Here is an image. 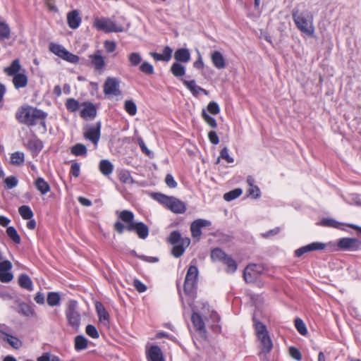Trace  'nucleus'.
Returning <instances> with one entry per match:
<instances>
[{"mask_svg": "<svg viewBox=\"0 0 361 361\" xmlns=\"http://www.w3.org/2000/svg\"><path fill=\"white\" fill-rule=\"evenodd\" d=\"M292 16L297 28L301 32L309 37L314 36L315 28L312 14L308 11L300 12L298 9H293Z\"/></svg>", "mask_w": 361, "mask_h": 361, "instance_id": "obj_1", "label": "nucleus"}, {"mask_svg": "<svg viewBox=\"0 0 361 361\" xmlns=\"http://www.w3.org/2000/svg\"><path fill=\"white\" fill-rule=\"evenodd\" d=\"M47 114L37 108L30 106L22 107L16 113L19 122L27 126H34L40 121H44Z\"/></svg>", "mask_w": 361, "mask_h": 361, "instance_id": "obj_2", "label": "nucleus"}, {"mask_svg": "<svg viewBox=\"0 0 361 361\" xmlns=\"http://www.w3.org/2000/svg\"><path fill=\"white\" fill-rule=\"evenodd\" d=\"M68 325L75 331H78L80 326L81 315L79 312L78 302L71 300L68 302L65 311Z\"/></svg>", "mask_w": 361, "mask_h": 361, "instance_id": "obj_3", "label": "nucleus"}, {"mask_svg": "<svg viewBox=\"0 0 361 361\" xmlns=\"http://www.w3.org/2000/svg\"><path fill=\"white\" fill-rule=\"evenodd\" d=\"M255 331L260 343L261 353H269L273 347L272 341L269 336L265 325L258 322L255 324Z\"/></svg>", "mask_w": 361, "mask_h": 361, "instance_id": "obj_4", "label": "nucleus"}, {"mask_svg": "<svg viewBox=\"0 0 361 361\" xmlns=\"http://www.w3.org/2000/svg\"><path fill=\"white\" fill-rule=\"evenodd\" d=\"M93 26L98 30L104 32H121L124 31L123 27L116 24L111 18L104 17L94 18Z\"/></svg>", "mask_w": 361, "mask_h": 361, "instance_id": "obj_5", "label": "nucleus"}, {"mask_svg": "<svg viewBox=\"0 0 361 361\" xmlns=\"http://www.w3.org/2000/svg\"><path fill=\"white\" fill-rule=\"evenodd\" d=\"M198 269L195 266H190L188 269L185 282L184 292L186 295L193 296L197 289V278Z\"/></svg>", "mask_w": 361, "mask_h": 361, "instance_id": "obj_6", "label": "nucleus"}, {"mask_svg": "<svg viewBox=\"0 0 361 361\" xmlns=\"http://www.w3.org/2000/svg\"><path fill=\"white\" fill-rule=\"evenodd\" d=\"M262 271V267L256 264H249L243 272V278L247 283L254 282Z\"/></svg>", "mask_w": 361, "mask_h": 361, "instance_id": "obj_7", "label": "nucleus"}, {"mask_svg": "<svg viewBox=\"0 0 361 361\" xmlns=\"http://www.w3.org/2000/svg\"><path fill=\"white\" fill-rule=\"evenodd\" d=\"M337 245L342 250L355 251L360 248L361 242L357 238H343L338 240Z\"/></svg>", "mask_w": 361, "mask_h": 361, "instance_id": "obj_8", "label": "nucleus"}, {"mask_svg": "<svg viewBox=\"0 0 361 361\" xmlns=\"http://www.w3.org/2000/svg\"><path fill=\"white\" fill-rule=\"evenodd\" d=\"M104 92L107 95H120L119 80L115 78H108L104 85Z\"/></svg>", "mask_w": 361, "mask_h": 361, "instance_id": "obj_9", "label": "nucleus"}, {"mask_svg": "<svg viewBox=\"0 0 361 361\" xmlns=\"http://www.w3.org/2000/svg\"><path fill=\"white\" fill-rule=\"evenodd\" d=\"M10 329L5 324H0V334L4 335V341H6L9 345L15 349H19L22 346V341L17 337L12 336L7 333L6 331H8Z\"/></svg>", "mask_w": 361, "mask_h": 361, "instance_id": "obj_10", "label": "nucleus"}, {"mask_svg": "<svg viewBox=\"0 0 361 361\" xmlns=\"http://www.w3.org/2000/svg\"><path fill=\"white\" fill-rule=\"evenodd\" d=\"M101 123L97 122L95 126L87 128L84 133V137L90 140L94 145H97L100 137Z\"/></svg>", "mask_w": 361, "mask_h": 361, "instance_id": "obj_11", "label": "nucleus"}, {"mask_svg": "<svg viewBox=\"0 0 361 361\" xmlns=\"http://www.w3.org/2000/svg\"><path fill=\"white\" fill-rule=\"evenodd\" d=\"M211 226V222L206 219H198L192 222L190 225L191 235L194 238L200 239L202 231L201 228L203 227H209Z\"/></svg>", "mask_w": 361, "mask_h": 361, "instance_id": "obj_12", "label": "nucleus"}, {"mask_svg": "<svg viewBox=\"0 0 361 361\" xmlns=\"http://www.w3.org/2000/svg\"><path fill=\"white\" fill-rule=\"evenodd\" d=\"M126 229L129 231H135L137 235L141 239H145L149 234L148 227L142 222L128 225L126 226Z\"/></svg>", "mask_w": 361, "mask_h": 361, "instance_id": "obj_13", "label": "nucleus"}, {"mask_svg": "<svg viewBox=\"0 0 361 361\" xmlns=\"http://www.w3.org/2000/svg\"><path fill=\"white\" fill-rule=\"evenodd\" d=\"M167 208L176 214H183L186 211L185 204L174 197H171Z\"/></svg>", "mask_w": 361, "mask_h": 361, "instance_id": "obj_14", "label": "nucleus"}, {"mask_svg": "<svg viewBox=\"0 0 361 361\" xmlns=\"http://www.w3.org/2000/svg\"><path fill=\"white\" fill-rule=\"evenodd\" d=\"M95 309L99 317V321L104 325L107 326L109 323V314L103 304L100 302H96Z\"/></svg>", "mask_w": 361, "mask_h": 361, "instance_id": "obj_15", "label": "nucleus"}, {"mask_svg": "<svg viewBox=\"0 0 361 361\" xmlns=\"http://www.w3.org/2000/svg\"><path fill=\"white\" fill-rule=\"evenodd\" d=\"M147 357L149 361H164L162 352L157 345L150 347L147 352Z\"/></svg>", "mask_w": 361, "mask_h": 361, "instance_id": "obj_16", "label": "nucleus"}, {"mask_svg": "<svg viewBox=\"0 0 361 361\" xmlns=\"http://www.w3.org/2000/svg\"><path fill=\"white\" fill-rule=\"evenodd\" d=\"M89 58L91 61V63L96 70L99 71L104 68L105 61L100 51H95L93 54L90 55Z\"/></svg>", "mask_w": 361, "mask_h": 361, "instance_id": "obj_17", "label": "nucleus"}, {"mask_svg": "<svg viewBox=\"0 0 361 361\" xmlns=\"http://www.w3.org/2000/svg\"><path fill=\"white\" fill-rule=\"evenodd\" d=\"M190 240L189 238H184L181 240V243L173 247L171 253L175 257H179L183 255L185 249L189 246Z\"/></svg>", "mask_w": 361, "mask_h": 361, "instance_id": "obj_18", "label": "nucleus"}, {"mask_svg": "<svg viewBox=\"0 0 361 361\" xmlns=\"http://www.w3.org/2000/svg\"><path fill=\"white\" fill-rule=\"evenodd\" d=\"M182 82L184 84V85L192 92V94L197 97L200 94V92H202L204 94H207L208 92L206 90L200 87V86H197L196 85V82L195 80H186L184 79H182Z\"/></svg>", "mask_w": 361, "mask_h": 361, "instance_id": "obj_19", "label": "nucleus"}, {"mask_svg": "<svg viewBox=\"0 0 361 361\" xmlns=\"http://www.w3.org/2000/svg\"><path fill=\"white\" fill-rule=\"evenodd\" d=\"M67 22L68 26L72 29L78 28L81 23V18L78 11L74 10L69 12L67 15Z\"/></svg>", "mask_w": 361, "mask_h": 361, "instance_id": "obj_20", "label": "nucleus"}, {"mask_svg": "<svg viewBox=\"0 0 361 361\" xmlns=\"http://www.w3.org/2000/svg\"><path fill=\"white\" fill-rule=\"evenodd\" d=\"M213 65L217 69H223L226 67V61L223 54L219 51H214L211 54Z\"/></svg>", "mask_w": 361, "mask_h": 361, "instance_id": "obj_21", "label": "nucleus"}, {"mask_svg": "<svg viewBox=\"0 0 361 361\" xmlns=\"http://www.w3.org/2000/svg\"><path fill=\"white\" fill-rule=\"evenodd\" d=\"M97 115V109L92 103H85L84 109L80 112L81 117L87 118H94Z\"/></svg>", "mask_w": 361, "mask_h": 361, "instance_id": "obj_22", "label": "nucleus"}, {"mask_svg": "<svg viewBox=\"0 0 361 361\" xmlns=\"http://www.w3.org/2000/svg\"><path fill=\"white\" fill-rule=\"evenodd\" d=\"M191 321L195 329L200 332L204 333L205 326L202 317L197 312H193L191 317Z\"/></svg>", "mask_w": 361, "mask_h": 361, "instance_id": "obj_23", "label": "nucleus"}, {"mask_svg": "<svg viewBox=\"0 0 361 361\" xmlns=\"http://www.w3.org/2000/svg\"><path fill=\"white\" fill-rule=\"evenodd\" d=\"M35 185L41 195H46L51 190L49 184L41 177L35 180Z\"/></svg>", "mask_w": 361, "mask_h": 361, "instance_id": "obj_24", "label": "nucleus"}, {"mask_svg": "<svg viewBox=\"0 0 361 361\" xmlns=\"http://www.w3.org/2000/svg\"><path fill=\"white\" fill-rule=\"evenodd\" d=\"M21 66L20 64L19 59H15L12 61L11 64L4 68V71L9 76H13L16 74L20 73L19 71H20Z\"/></svg>", "mask_w": 361, "mask_h": 361, "instance_id": "obj_25", "label": "nucleus"}, {"mask_svg": "<svg viewBox=\"0 0 361 361\" xmlns=\"http://www.w3.org/2000/svg\"><path fill=\"white\" fill-rule=\"evenodd\" d=\"M174 58L178 61L187 63L190 59V54L187 49H178L175 51Z\"/></svg>", "mask_w": 361, "mask_h": 361, "instance_id": "obj_26", "label": "nucleus"}, {"mask_svg": "<svg viewBox=\"0 0 361 361\" xmlns=\"http://www.w3.org/2000/svg\"><path fill=\"white\" fill-rule=\"evenodd\" d=\"M116 214L118 215V218L126 223L128 225L134 224V214L132 212L129 210H123L121 212H116Z\"/></svg>", "mask_w": 361, "mask_h": 361, "instance_id": "obj_27", "label": "nucleus"}, {"mask_svg": "<svg viewBox=\"0 0 361 361\" xmlns=\"http://www.w3.org/2000/svg\"><path fill=\"white\" fill-rule=\"evenodd\" d=\"M13 83L16 89L24 87L27 84V78L24 73L13 75Z\"/></svg>", "mask_w": 361, "mask_h": 361, "instance_id": "obj_28", "label": "nucleus"}, {"mask_svg": "<svg viewBox=\"0 0 361 361\" xmlns=\"http://www.w3.org/2000/svg\"><path fill=\"white\" fill-rule=\"evenodd\" d=\"M18 283L23 288L32 290L33 285L30 278L26 274H21L18 278Z\"/></svg>", "mask_w": 361, "mask_h": 361, "instance_id": "obj_29", "label": "nucleus"}, {"mask_svg": "<svg viewBox=\"0 0 361 361\" xmlns=\"http://www.w3.org/2000/svg\"><path fill=\"white\" fill-rule=\"evenodd\" d=\"M114 169L113 164L106 159L102 160L99 163V170L104 176L110 175Z\"/></svg>", "mask_w": 361, "mask_h": 361, "instance_id": "obj_30", "label": "nucleus"}, {"mask_svg": "<svg viewBox=\"0 0 361 361\" xmlns=\"http://www.w3.org/2000/svg\"><path fill=\"white\" fill-rule=\"evenodd\" d=\"M49 50L61 59L63 57V55L66 51V49L62 45L54 42H51L49 44Z\"/></svg>", "mask_w": 361, "mask_h": 361, "instance_id": "obj_31", "label": "nucleus"}, {"mask_svg": "<svg viewBox=\"0 0 361 361\" xmlns=\"http://www.w3.org/2000/svg\"><path fill=\"white\" fill-rule=\"evenodd\" d=\"M25 161V154L22 152H16L11 155V163L13 165L20 166Z\"/></svg>", "mask_w": 361, "mask_h": 361, "instance_id": "obj_32", "label": "nucleus"}, {"mask_svg": "<svg viewBox=\"0 0 361 361\" xmlns=\"http://www.w3.org/2000/svg\"><path fill=\"white\" fill-rule=\"evenodd\" d=\"M228 255L220 248H214L211 252V258L213 261H223Z\"/></svg>", "mask_w": 361, "mask_h": 361, "instance_id": "obj_33", "label": "nucleus"}, {"mask_svg": "<svg viewBox=\"0 0 361 361\" xmlns=\"http://www.w3.org/2000/svg\"><path fill=\"white\" fill-rule=\"evenodd\" d=\"M223 263L226 265V272L227 273H234L238 267L236 262L230 256H227L226 259L223 261Z\"/></svg>", "mask_w": 361, "mask_h": 361, "instance_id": "obj_34", "label": "nucleus"}, {"mask_svg": "<svg viewBox=\"0 0 361 361\" xmlns=\"http://www.w3.org/2000/svg\"><path fill=\"white\" fill-rule=\"evenodd\" d=\"M71 152L75 156H85L87 148L85 145L78 143L71 147Z\"/></svg>", "mask_w": 361, "mask_h": 361, "instance_id": "obj_35", "label": "nucleus"}, {"mask_svg": "<svg viewBox=\"0 0 361 361\" xmlns=\"http://www.w3.org/2000/svg\"><path fill=\"white\" fill-rule=\"evenodd\" d=\"M171 71L175 77L179 78L183 76L185 73V68L178 63H174L171 66Z\"/></svg>", "mask_w": 361, "mask_h": 361, "instance_id": "obj_36", "label": "nucleus"}, {"mask_svg": "<svg viewBox=\"0 0 361 361\" xmlns=\"http://www.w3.org/2000/svg\"><path fill=\"white\" fill-rule=\"evenodd\" d=\"M87 347V340L83 336H77L75 338V348L80 351Z\"/></svg>", "mask_w": 361, "mask_h": 361, "instance_id": "obj_37", "label": "nucleus"}, {"mask_svg": "<svg viewBox=\"0 0 361 361\" xmlns=\"http://www.w3.org/2000/svg\"><path fill=\"white\" fill-rule=\"evenodd\" d=\"M18 212L23 219L28 220L33 216V212L29 206L23 205L18 208Z\"/></svg>", "mask_w": 361, "mask_h": 361, "instance_id": "obj_38", "label": "nucleus"}, {"mask_svg": "<svg viewBox=\"0 0 361 361\" xmlns=\"http://www.w3.org/2000/svg\"><path fill=\"white\" fill-rule=\"evenodd\" d=\"M7 235L16 244H20L21 239L16 229L13 226H9L6 229Z\"/></svg>", "mask_w": 361, "mask_h": 361, "instance_id": "obj_39", "label": "nucleus"}, {"mask_svg": "<svg viewBox=\"0 0 361 361\" xmlns=\"http://www.w3.org/2000/svg\"><path fill=\"white\" fill-rule=\"evenodd\" d=\"M128 61L130 66L135 67L142 61V56L137 52H132L128 55Z\"/></svg>", "mask_w": 361, "mask_h": 361, "instance_id": "obj_40", "label": "nucleus"}, {"mask_svg": "<svg viewBox=\"0 0 361 361\" xmlns=\"http://www.w3.org/2000/svg\"><path fill=\"white\" fill-rule=\"evenodd\" d=\"M242 192L243 190L240 188H235L233 190L226 192L224 195V199L228 202L232 201L241 195Z\"/></svg>", "mask_w": 361, "mask_h": 361, "instance_id": "obj_41", "label": "nucleus"}, {"mask_svg": "<svg viewBox=\"0 0 361 361\" xmlns=\"http://www.w3.org/2000/svg\"><path fill=\"white\" fill-rule=\"evenodd\" d=\"M28 148L32 152H39L42 147V142L38 139L30 140L27 142Z\"/></svg>", "mask_w": 361, "mask_h": 361, "instance_id": "obj_42", "label": "nucleus"}, {"mask_svg": "<svg viewBox=\"0 0 361 361\" xmlns=\"http://www.w3.org/2000/svg\"><path fill=\"white\" fill-rule=\"evenodd\" d=\"M118 178L121 182L126 184H132L133 179L128 171L122 170L118 173Z\"/></svg>", "mask_w": 361, "mask_h": 361, "instance_id": "obj_43", "label": "nucleus"}, {"mask_svg": "<svg viewBox=\"0 0 361 361\" xmlns=\"http://www.w3.org/2000/svg\"><path fill=\"white\" fill-rule=\"evenodd\" d=\"M124 109L130 116H135L137 114V106L133 100H126L124 103Z\"/></svg>", "mask_w": 361, "mask_h": 361, "instance_id": "obj_44", "label": "nucleus"}, {"mask_svg": "<svg viewBox=\"0 0 361 361\" xmlns=\"http://www.w3.org/2000/svg\"><path fill=\"white\" fill-rule=\"evenodd\" d=\"M10 27L6 22L0 21V38L8 39L10 37Z\"/></svg>", "mask_w": 361, "mask_h": 361, "instance_id": "obj_45", "label": "nucleus"}, {"mask_svg": "<svg viewBox=\"0 0 361 361\" xmlns=\"http://www.w3.org/2000/svg\"><path fill=\"white\" fill-rule=\"evenodd\" d=\"M60 295L57 293L51 292L48 294L47 303L50 306L58 305L60 302Z\"/></svg>", "mask_w": 361, "mask_h": 361, "instance_id": "obj_46", "label": "nucleus"}, {"mask_svg": "<svg viewBox=\"0 0 361 361\" xmlns=\"http://www.w3.org/2000/svg\"><path fill=\"white\" fill-rule=\"evenodd\" d=\"M183 238H181V235L178 231H174L170 233L168 238V242L171 245H176L177 243H181V240Z\"/></svg>", "mask_w": 361, "mask_h": 361, "instance_id": "obj_47", "label": "nucleus"}, {"mask_svg": "<svg viewBox=\"0 0 361 361\" xmlns=\"http://www.w3.org/2000/svg\"><path fill=\"white\" fill-rule=\"evenodd\" d=\"M19 312L25 316L31 317L34 314L33 310L26 303H20L19 305Z\"/></svg>", "mask_w": 361, "mask_h": 361, "instance_id": "obj_48", "label": "nucleus"}, {"mask_svg": "<svg viewBox=\"0 0 361 361\" xmlns=\"http://www.w3.org/2000/svg\"><path fill=\"white\" fill-rule=\"evenodd\" d=\"M295 328L298 330V331L301 335L305 336L307 334V330L306 326L301 319H300V318L295 319Z\"/></svg>", "mask_w": 361, "mask_h": 361, "instance_id": "obj_49", "label": "nucleus"}, {"mask_svg": "<svg viewBox=\"0 0 361 361\" xmlns=\"http://www.w3.org/2000/svg\"><path fill=\"white\" fill-rule=\"evenodd\" d=\"M66 106L71 112H75L79 108V102L73 98H69L66 100Z\"/></svg>", "mask_w": 361, "mask_h": 361, "instance_id": "obj_50", "label": "nucleus"}, {"mask_svg": "<svg viewBox=\"0 0 361 361\" xmlns=\"http://www.w3.org/2000/svg\"><path fill=\"white\" fill-rule=\"evenodd\" d=\"M202 116L204 118V121L212 128H215L217 126L216 121L214 118L212 117L208 114V113L203 109L202 112Z\"/></svg>", "mask_w": 361, "mask_h": 361, "instance_id": "obj_51", "label": "nucleus"}, {"mask_svg": "<svg viewBox=\"0 0 361 361\" xmlns=\"http://www.w3.org/2000/svg\"><path fill=\"white\" fill-rule=\"evenodd\" d=\"M140 70L143 73L147 75H152L154 73V67L147 61H144L140 66Z\"/></svg>", "mask_w": 361, "mask_h": 361, "instance_id": "obj_52", "label": "nucleus"}, {"mask_svg": "<svg viewBox=\"0 0 361 361\" xmlns=\"http://www.w3.org/2000/svg\"><path fill=\"white\" fill-rule=\"evenodd\" d=\"M62 59L75 64L78 63L80 60L79 57L77 55H75L69 52L68 50H66V53L63 55V57H62Z\"/></svg>", "mask_w": 361, "mask_h": 361, "instance_id": "obj_53", "label": "nucleus"}, {"mask_svg": "<svg viewBox=\"0 0 361 361\" xmlns=\"http://www.w3.org/2000/svg\"><path fill=\"white\" fill-rule=\"evenodd\" d=\"M86 334L92 338H99V333L94 326L88 324L85 329Z\"/></svg>", "mask_w": 361, "mask_h": 361, "instance_id": "obj_54", "label": "nucleus"}, {"mask_svg": "<svg viewBox=\"0 0 361 361\" xmlns=\"http://www.w3.org/2000/svg\"><path fill=\"white\" fill-rule=\"evenodd\" d=\"M320 224L324 226L333 228H338L341 225L339 222L332 219H324L321 221Z\"/></svg>", "mask_w": 361, "mask_h": 361, "instance_id": "obj_55", "label": "nucleus"}, {"mask_svg": "<svg viewBox=\"0 0 361 361\" xmlns=\"http://www.w3.org/2000/svg\"><path fill=\"white\" fill-rule=\"evenodd\" d=\"M220 157L224 159L227 163L231 164L234 161L233 157L228 154V149L226 147H224L220 152Z\"/></svg>", "mask_w": 361, "mask_h": 361, "instance_id": "obj_56", "label": "nucleus"}, {"mask_svg": "<svg viewBox=\"0 0 361 361\" xmlns=\"http://www.w3.org/2000/svg\"><path fill=\"white\" fill-rule=\"evenodd\" d=\"M310 252L324 250L326 245L323 243L314 242L307 245Z\"/></svg>", "mask_w": 361, "mask_h": 361, "instance_id": "obj_57", "label": "nucleus"}, {"mask_svg": "<svg viewBox=\"0 0 361 361\" xmlns=\"http://www.w3.org/2000/svg\"><path fill=\"white\" fill-rule=\"evenodd\" d=\"M4 183L7 188L11 189L18 185V180L15 176H8L5 179Z\"/></svg>", "mask_w": 361, "mask_h": 361, "instance_id": "obj_58", "label": "nucleus"}, {"mask_svg": "<svg viewBox=\"0 0 361 361\" xmlns=\"http://www.w3.org/2000/svg\"><path fill=\"white\" fill-rule=\"evenodd\" d=\"M207 111L212 114H218L220 111L218 104L215 102H211L207 105Z\"/></svg>", "mask_w": 361, "mask_h": 361, "instance_id": "obj_59", "label": "nucleus"}, {"mask_svg": "<svg viewBox=\"0 0 361 361\" xmlns=\"http://www.w3.org/2000/svg\"><path fill=\"white\" fill-rule=\"evenodd\" d=\"M13 276L9 271L0 272V281L3 283H8L12 281Z\"/></svg>", "mask_w": 361, "mask_h": 361, "instance_id": "obj_60", "label": "nucleus"}, {"mask_svg": "<svg viewBox=\"0 0 361 361\" xmlns=\"http://www.w3.org/2000/svg\"><path fill=\"white\" fill-rule=\"evenodd\" d=\"M289 353H290V355L293 359L296 360L297 361L301 360L302 355H301L300 350L298 348H296L295 347H290L289 348Z\"/></svg>", "mask_w": 361, "mask_h": 361, "instance_id": "obj_61", "label": "nucleus"}, {"mask_svg": "<svg viewBox=\"0 0 361 361\" xmlns=\"http://www.w3.org/2000/svg\"><path fill=\"white\" fill-rule=\"evenodd\" d=\"M248 194L252 197L257 198L260 196V190L255 185H254L253 186H250L248 189Z\"/></svg>", "mask_w": 361, "mask_h": 361, "instance_id": "obj_62", "label": "nucleus"}, {"mask_svg": "<svg viewBox=\"0 0 361 361\" xmlns=\"http://www.w3.org/2000/svg\"><path fill=\"white\" fill-rule=\"evenodd\" d=\"M133 286L140 293H143L147 290L146 286L138 279L133 281Z\"/></svg>", "mask_w": 361, "mask_h": 361, "instance_id": "obj_63", "label": "nucleus"}, {"mask_svg": "<svg viewBox=\"0 0 361 361\" xmlns=\"http://www.w3.org/2000/svg\"><path fill=\"white\" fill-rule=\"evenodd\" d=\"M165 183L171 188H175L177 186V183L171 174H167L166 176Z\"/></svg>", "mask_w": 361, "mask_h": 361, "instance_id": "obj_64", "label": "nucleus"}]
</instances>
